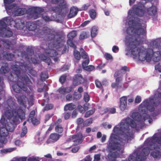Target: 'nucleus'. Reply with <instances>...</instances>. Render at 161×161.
<instances>
[{
	"instance_id": "1",
	"label": "nucleus",
	"mask_w": 161,
	"mask_h": 161,
	"mask_svg": "<svg viewBox=\"0 0 161 161\" xmlns=\"http://www.w3.org/2000/svg\"><path fill=\"white\" fill-rule=\"evenodd\" d=\"M132 24L136 26V28L133 26H129L126 30V32L129 35L130 42L129 45V48L131 54L133 55L134 58L138 57L139 60L141 61L149 62L153 57V60L155 62L159 61L161 56V46L160 47L159 51L153 52L152 49H149L146 51V49L143 47L139 48L137 47L140 44V42L137 40L136 38V35L139 36L143 35L146 34V30L141 27V23L138 22L133 21Z\"/></svg>"
},
{
	"instance_id": "2",
	"label": "nucleus",
	"mask_w": 161,
	"mask_h": 161,
	"mask_svg": "<svg viewBox=\"0 0 161 161\" xmlns=\"http://www.w3.org/2000/svg\"><path fill=\"white\" fill-rule=\"evenodd\" d=\"M12 68L14 69L13 74L18 79L17 83L12 86L14 91L16 93H20L22 90L28 93V87L32 91V88L30 85L32 84V82L29 77L26 75L19 77L21 71L23 72H25L28 69L27 65L25 63H19V65L14 64L12 65Z\"/></svg>"
},
{
	"instance_id": "3",
	"label": "nucleus",
	"mask_w": 161,
	"mask_h": 161,
	"mask_svg": "<svg viewBox=\"0 0 161 161\" xmlns=\"http://www.w3.org/2000/svg\"><path fill=\"white\" fill-rule=\"evenodd\" d=\"M160 102L156 101L153 97H150L144 100L140 104L139 107V111L143 115L142 117L141 114L138 112H134L132 114L131 117L135 120L143 123L147 119L151 118L150 116L147 114V111L153 112L155 108L158 106Z\"/></svg>"
},
{
	"instance_id": "4",
	"label": "nucleus",
	"mask_w": 161,
	"mask_h": 161,
	"mask_svg": "<svg viewBox=\"0 0 161 161\" xmlns=\"http://www.w3.org/2000/svg\"><path fill=\"white\" fill-rule=\"evenodd\" d=\"M7 103L8 107L6 108L5 115L8 119L13 118L12 121L14 124H17L19 119H25V114L23 110L19 108L16 110L15 109L16 103L11 97L8 99Z\"/></svg>"
},
{
	"instance_id": "5",
	"label": "nucleus",
	"mask_w": 161,
	"mask_h": 161,
	"mask_svg": "<svg viewBox=\"0 0 161 161\" xmlns=\"http://www.w3.org/2000/svg\"><path fill=\"white\" fill-rule=\"evenodd\" d=\"M148 147L143 148L141 152L136 154V158L140 161H142L146 158V157L148 155L150 150L152 151L150 153V155L154 159H159L161 157V146L156 145L155 144H149Z\"/></svg>"
},
{
	"instance_id": "6",
	"label": "nucleus",
	"mask_w": 161,
	"mask_h": 161,
	"mask_svg": "<svg viewBox=\"0 0 161 161\" xmlns=\"http://www.w3.org/2000/svg\"><path fill=\"white\" fill-rule=\"evenodd\" d=\"M127 125L125 122H121L119 127L115 126L113 129L114 133L121 136L119 140L122 143V145H124L126 142L131 140L134 137L133 130H131Z\"/></svg>"
},
{
	"instance_id": "7",
	"label": "nucleus",
	"mask_w": 161,
	"mask_h": 161,
	"mask_svg": "<svg viewBox=\"0 0 161 161\" xmlns=\"http://www.w3.org/2000/svg\"><path fill=\"white\" fill-rule=\"evenodd\" d=\"M45 36H46L47 38L46 39L48 41H51L49 43L48 46L52 45L53 48L55 47L57 49L62 46L63 42V40L60 37L57 38H55V35L52 30L47 28L44 31Z\"/></svg>"
},
{
	"instance_id": "8",
	"label": "nucleus",
	"mask_w": 161,
	"mask_h": 161,
	"mask_svg": "<svg viewBox=\"0 0 161 161\" xmlns=\"http://www.w3.org/2000/svg\"><path fill=\"white\" fill-rule=\"evenodd\" d=\"M12 19L10 17L4 18L0 20V36L9 37L13 36V33L10 29L6 28L7 25H10Z\"/></svg>"
},
{
	"instance_id": "9",
	"label": "nucleus",
	"mask_w": 161,
	"mask_h": 161,
	"mask_svg": "<svg viewBox=\"0 0 161 161\" xmlns=\"http://www.w3.org/2000/svg\"><path fill=\"white\" fill-rule=\"evenodd\" d=\"M52 2L53 3L58 4V7H53L52 10L59 14L62 11L65 13L69 10V5L64 0H52Z\"/></svg>"
},
{
	"instance_id": "10",
	"label": "nucleus",
	"mask_w": 161,
	"mask_h": 161,
	"mask_svg": "<svg viewBox=\"0 0 161 161\" xmlns=\"http://www.w3.org/2000/svg\"><path fill=\"white\" fill-rule=\"evenodd\" d=\"M132 10H130L128 13L129 15L132 14L138 16H143L146 12V8L144 3L140 2L137 4L134 5L132 7Z\"/></svg>"
},
{
	"instance_id": "11",
	"label": "nucleus",
	"mask_w": 161,
	"mask_h": 161,
	"mask_svg": "<svg viewBox=\"0 0 161 161\" xmlns=\"http://www.w3.org/2000/svg\"><path fill=\"white\" fill-rule=\"evenodd\" d=\"M117 135L115 134L112 133L110 136L109 141V144L108 145V148L109 149L111 150H117L118 151H119L121 150V146H124L118 142H115L114 140L116 139Z\"/></svg>"
},
{
	"instance_id": "12",
	"label": "nucleus",
	"mask_w": 161,
	"mask_h": 161,
	"mask_svg": "<svg viewBox=\"0 0 161 161\" xmlns=\"http://www.w3.org/2000/svg\"><path fill=\"white\" fill-rule=\"evenodd\" d=\"M69 139L74 142L75 145H77L82 142L84 139V136L82 133L79 132L75 135H72L69 138Z\"/></svg>"
},
{
	"instance_id": "13",
	"label": "nucleus",
	"mask_w": 161,
	"mask_h": 161,
	"mask_svg": "<svg viewBox=\"0 0 161 161\" xmlns=\"http://www.w3.org/2000/svg\"><path fill=\"white\" fill-rule=\"evenodd\" d=\"M86 81L81 75L77 74L75 75L73 79V84L74 86H78L81 84L83 83Z\"/></svg>"
},
{
	"instance_id": "14",
	"label": "nucleus",
	"mask_w": 161,
	"mask_h": 161,
	"mask_svg": "<svg viewBox=\"0 0 161 161\" xmlns=\"http://www.w3.org/2000/svg\"><path fill=\"white\" fill-rule=\"evenodd\" d=\"M15 97L17 99L18 103L25 107H26V104L28 101L27 97L24 95H19L16 94Z\"/></svg>"
},
{
	"instance_id": "15",
	"label": "nucleus",
	"mask_w": 161,
	"mask_h": 161,
	"mask_svg": "<svg viewBox=\"0 0 161 161\" xmlns=\"http://www.w3.org/2000/svg\"><path fill=\"white\" fill-rule=\"evenodd\" d=\"M61 135L56 133H51L49 136L48 139L46 141L47 144L52 142H54L57 141Z\"/></svg>"
},
{
	"instance_id": "16",
	"label": "nucleus",
	"mask_w": 161,
	"mask_h": 161,
	"mask_svg": "<svg viewBox=\"0 0 161 161\" xmlns=\"http://www.w3.org/2000/svg\"><path fill=\"white\" fill-rule=\"evenodd\" d=\"M127 98L126 96H123L120 99V105L119 106L120 109L123 111L127 109Z\"/></svg>"
},
{
	"instance_id": "17",
	"label": "nucleus",
	"mask_w": 161,
	"mask_h": 161,
	"mask_svg": "<svg viewBox=\"0 0 161 161\" xmlns=\"http://www.w3.org/2000/svg\"><path fill=\"white\" fill-rule=\"evenodd\" d=\"M44 11V9L42 8L35 7L34 9V13L32 15V17L36 19L40 17L41 14Z\"/></svg>"
},
{
	"instance_id": "18",
	"label": "nucleus",
	"mask_w": 161,
	"mask_h": 161,
	"mask_svg": "<svg viewBox=\"0 0 161 161\" xmlns=\"http://www.w3.org/2000/svg\"><path fill=\"white\" fill-rule=\"evenodd\" d=\"M73 89V87L71 86L68 87H61L58 90V91L61 95L64 96L67 93L70 92Z\"/></svg>"
},
{
	"instance_id": "19",
	"label": "nucleus",
	"mask_w": 161,
	"mask_h": 161,
	"mask_svg": "<svg viewBox=\"0 0 161 161\" xmlns=\"http://www.w3.org/2000/svg\"><path fill=\"white\" fill-rule=\"evenodd\" d=\"M26 51L27 53L25 51H23L21 53L22 57H24L26 59H31L32 57L31 56L34 54V51L31 49H27Z\"/></svg>"
},
{
	"instance_id": "20",
	"label": "nucleus",
	"mask_w": 161,
	"mask_h": 161,
	"mask_svg": "<svg viewBox=\"0 0 161 161\" xmlns=\"http://www.w3.org/2000/svg\"><path fill=\"white\" fill-rule=\"evenodd\" d=\"M45 52L47 56L51 57L56 56L58 54L56 50L52 49H47L45 50Z\"/></svg>"
},
{
	"instance_id": "21",
	"label": "nucleus",
	"mask_w": 161,
	"mask_h": 161,
	"mask_svg": "<svg viewBox=\"0 0 161 161\" xmlns=\"http://www.w3.org/2000/svg\"><path fill=\"white\" fill-rule=\"evenodd\" d=\"M78 10L77 8L74 7H71L69 14L68 15V17L69 18H71L74 17L77 14Z\"/></svg>"
},
{
	"instance_id": "22",
	"label": "nucleus",
	"mask_w": 161,
	"mask_h": 161,
	"mask_svg": "<svg viewBox=\"0 0 161 161\" xmlns=\"http://www.w3.org/2000/svg\"><path fill=\"white\" fill-rule=\"evenodd\" d=\"M150 140L151 142V144L154 143L158 146H161V136L158 137L154 136L153 137L150 139Z\"/></svg>"
},
{
	"instance_id": "23",
	"label": "nucleus",
	"mask_w": 161,
	"mask_h": 161,
	"mask_svg": "<svg viewBox=\"0 0 161 161\" xmlns=\"http://www.w3.org/2000/svg\"><path fill=\"white\" fill-rule=\"evenodd\" d=\"M43 54H41L39 55V57L40 59L43 61L47 63L48 65H49L50 63L51 62V60L50 58L47 55Z\"/></svg>"
},
{
	"instance_id": "24",
	"label": "nucleus",
	"mask_w": 161,
	"mask_h": 161,
	"mask_svg": "<svg viewBox=\"0 0 161 161\" xmlns=\"http://www.w3.org/2000/svg\"><path fill=\"white\" fill-rule=\"evenodd\" d=\"M125 123L127 124V125H128L129 127L130 126L133 128H135L137 126L136 123L135 121L130 118H128L126 119V122Z\"/></svg>"
},
{
	"instance_id": "25",
	"label": "nucleus",
	"mask_w": 161,
	"mask_h": 161,
	"mask_svg": "<svg viewBox=\"0 0 161 161\" xmlns=\"http://www.w3.org/2000/svg\"><path fill=\"white\" fill-rule=\"evenodd\" d=\"M157 12V8L155 6L153 5L147 9L148 14L151 16L155 15L156 14Z\"/></svg>"
},
{
	"instance_id": "26",
	"label": "nucleus",
	"mask_w": 161,
	"mask_h": 161,
	"mask_svg": "<svg viewBox=\"0 0 161 161\" xmlns=\"http://www.w3.org/2000/svg\"><path fill=\"white\" fill-rule=\"evenodd\" d=\"M3 57L4 58L8 60H12L14 57V55L11 53H8L4 52L3 53Z\"/></svg>"
},
{
	"instance_id": "27",
	"label": "nucleus",
	"mask_w": 161,
	"mask_h": 161,
	"mask_svg": "<svg viewBox=\"0 0 161 161\" xmlns=\"http://www.w3.org/2000/svg\"><path fill=\"white\" fill-rule=\"evenodd\" d=\"M26 27L29 31H34L36 29V26L34 23L29 21L26 23Z\"/></svg>"
},
{
	"instance_id": "28",
	"label": "nucleus",
	"mask_w": 161,
	"mask_h": 161,
	"mask_svg": "<svg viewBox=\"0 0 161 161\" xmlns=\"http://www.w3.org/2000/svg\"><path fill=\"white\" fill-rule=\"evenodd\" d=\"M14 22L15 25L14 26L17 29L21 30L23 29L24 26L22 23L21 20L19 19H16Z\"/></svg>"
},
{
	"instance_id": "29",
	"label": "nucleus",
	"mask_w": 161,
	"mask_h": 161,
	"mask_svg": "<svg viewBox=\"0 0 161 161\" xmlns=\"http://www.w3.org/2000/svg\"><path fill=\"white\" fill-rule=\"evenodd\" d=\"M75 105L72 103H71L66 104L64 107V109L65 111L72 110L75 109Z\"/></svg>"
},
{
	"instance_id": "30",
	"label": "nucleus",
	"mask_w": 161,
	"mask_h": 161,
	"mask_svg": "<svg viewBox=\"0 0 161 161\" xmlns=\"http://www.w3.org/2000/svg\"><path fill=\"white\" fill-rule=\"evenodd\" d=\"M5 8L7 12H11L12 11V9H16V4H4Z\"/></svg>"
},
{
	"instance_id": "31",
	"label": "nucleus",
	"mask_w": 161,
	"mask_h": 161,
	"mask_svg": "<svg viewBox=\"0 0 161 161\" xmlns=\"http://www.w3.org/2000/svg\"><path fill=\"white\" fill-rule=\"evenodd\" d=\"M78 92L80 93L78 94L77 95L75 94L73 97V99L74 100H78L81 97V93L83 91V88L81 87H79L78 89Z\"/></svg>"
},
{
	"instance_id": "32",
	"label": "nucleus",
	"mask_w": 161,
	"mask_h": 161,
	"mask_svg": "<svg viewBox=\"0 0 161 161\" xmlns=\"http://www.w3.org/2000/svg\"><path fill=\"white\" fill-rule=\"evenodd\" d=\"M98 28L96 26H93L91 31V36L92 37H95L97 33Z\"/></svg>"
},
{
	"instance_id": "33",
	"label": "nucleus",
	"mask_w": 161,
	"mask_h": 161,
	"mask_svg": "<svg viewBox=\"0 0 161 161\" xmlns=\"http://www.w3.org/2000/svg\"><path fill=\"white\" fill-rule=\"evenodd\" d=\"M89 14L91 18L93 19H95L97 16V12L94 9H91L89 11Z\"/></svg>"
},
{
	"instance_id": "34",
	"label": "nucleus",
	"mask_w": 161,
	"mask_h": 161,
	"mask_svg": "<svg viewBox=\"0 0 161 161\" xmlns=\"http://www.w3.org/2000/svg\"><path fill=\"white\" fill-rule=\"evenodd\" d=\"M80 51L81 53V57L82 58L86 59H90L87 53L82 48L80 49Z\"/></svg>"
},
{
	"instance_id": "35",
	"label": "nucleus",
	"mask_w": 161,
	"mask_h": 161,
	"mask_svg": "<svg viewBox=\"0 0 161 161\" xmlns=\"http://www.w3.org/2000/svg\"><path fill=\"white\" fill-rule=\"evenodd\" d=\"M13 73H10L8 75V79L11 81L13 82H17L18 79H16V77L15 76L14 77Z\"/></svg>"
},
{
	"instance_id": "36",
	"label": "nucleus",
	"mask_w": 161,
	"mask_h": 161,
	"mask_svg": "<svg viewBox=\"0 0 161 161\" xmlns=\"http://www.w3.org/2000/svg\"><path fill=\"white\" fill-rule=\"evenodd\" d=\"M89 34L88 32L86 31H82L79 36V39L80 40H83L86 38H87L89 36Z\"/></svg>"
},
{
	"instance_id": "37",
	"label": "nucleus",
	"mask_w": 161,
	"mask_h": 161,
	"mask_svg": "<svg viewBox=\"0 0 161 161\" xmlns=\"http://www.w3.org/2000/svg\"><path fill=\"white\" fill-rule=\"evenodd\" d=\"M77 33L76 31H73L69 32L67 35L68 39L73 40L76 36Z\"/></svg>"
},
{
	"instance_id": "38",
	"label": "nucleus",
	"mask_w": 161,
	"mask_h": 161,
	"mask_svg": "<svg viewBox=\"0 0 161 161\" xmlns=\"http://www.w3.org/2000/svg\"><path fill=\"white\" fill-rule=\"evenodd\" d=\"M55 131L58 134H62L64 131V129L62 125H57L55 126Z\"/></svg>"
},
{
	"instance_id": "39",
	"label": "nucleus",
	"mask_w": 161,
	"mask_h": 161,
	"mask_svg": "<svg viewBox=\"0 0 161 161\" xmlns=\"http://www.w3.org/2000/svg\"><path fill=\"white\" fill-rule=\"evenodd\" d=\"M74 55L75 59L79 61L80 60L81 55L80 52L76 50V49L74 50Z\"/></svg>"
},
{
	"instance_id": "40",
	"label": "nucleus",
	"mask_w": 161,
	"mask_h": 161,
	"mask_svg": "<svg viewBox=\"0 0 161 161\" xmlns=\"http://www.w3.org/2000/svg\"><path fill=\"white\" fill-rule=\"evenodd\" d=\"M41 79L42 81H45L46 79L48 78V76L47 73L43 72H42L40 75Z\"/></svg>"
},
{
	"instance_id": "41",
	"label": "nucleus",
	"mask_w": 161,
	"mask_h": 161,
	"mask_svg": "<svg viewBox=\"0 0 161 161\" xmlns=\"http://www.w3.org/2000/svg\"><path fill=\"white\" fill-rule=\"evenodd\" d=\"M4 45L8 49H10V47H12L13 46V44L12 42L7 40H5L4 41Z\"/></svg>"
},
{
	"instance_id": "42",
	"label": "nucleus",
	"mask_w": 161,
	"mask_h": 161,
	"mask_svg": "<svg viewBox=\"0 0 161 161\" xmlns=\"http://www.w3.org/2000/svg\"><path fill=\"white\" fill-rule=\"evenodd\" d=\"M73 40L68 39L67 41V44L70 46V47L73 48L74 49L76 48V46L73 42Z\"/></svg>"
},
{
	"instance_id": "43",
	"label": "nucleus",
	"mask_w": 161,
	"mask_h": 161,
	"mask_svg": "<svg viewBox=\"0 0 161 161\" xmlns=\"http://www.w3.org/2000/svg\"><path fill=\"white\" fill-rule=\"evenodd\" d=\"M27 132V128L26 126H23L22 128V131L20 134L21 137H24L26 134Z\"/></svg>"
},
{
	"instance_id": "44",
	"label": "nucleus",
	"mask_w": 161,
	"mask_h": 161,
	"mask_svg": "<svg viewBox=\"0 0 161 161\" xmlns=\"http://www.w3.org/2000/svg\"><path fill=\"white\" fill-rule=\"evenodd\" d=\"M53 105L52 104H48L46 105L45 107L43 109L42 111L44 112L46 111H48L53 109Z\"/></svg>"
},
{
	"instance_id": "45",
	"label": "nucleus",
	"mask_w": 161,
	"mask_h": 161,
	"mask_svg": "<svg viewBox=\"0 0 161 161\" xmlns=\"http://www.w3.org/2000/svg\"><path fill=\"white\" fill-rule=\"evenodd\" d=\"M95 112V109H92L87 111L85 114L84 117L85 118H88L92 115Z\"/></svg>"
},
{
	"instance_id": "46",
	"label": "nucleus",
	"mask_w": 161,
	"mask_h": 161,
	"mask_svg": "<svg viewBox=\"0 0 161 161\" xmlns=\"http://www.w3.org/2000/svg\"><path fill=\"white\" fill-rule=\"evenodd\" d=\"M92 118L88 119L83 122V125L84 126H87L92 123Z\"/></svg>"
},
{
	"instance_id": "47",
	"label": "nucleus",
	"mask_w": 161,
	"mask_h": 161,
	"mask_svg": "<svg viewBox=\"0 0 161 161\" xmlns=\"http://www.w3.org/2000/svg\"><path fill=\"white\" fill-rule=\"evenodd\" d=\"M5 117H6L7 118V119H8L6 116L5 115V112L4 113V114L2 116L0 120L1 123L3 125L4 127L6 126V122Z\"/></svg>"
},
{
	"instance_id": "48",
	"label": "nucleus",
	"mask_w": 161,
	"mask_h": 161,
	"mask_svg": "<svg viewBox=\"0 0 161 161\" xmlns=\"http://www.w3.org/2000/svg\"><path fill=\"white\" fill-rule=\"evenodd\" d=\"M27 67L28 68V69H27V70H29V74L33 76H36L37 75V73L36 71L34 70L32 68L30 69V68L28 65Z\"/></svg>"
},
{
	"instance_id": "49",
	"label": "nucleus",
	"mask_w": 161,
	"mask_h": 161,
	"mask_svg": "<svg viewBox=\"0 0 161 161\" xmlns=\"http://www.w3.org/2000/svg\"><path fill=\"white\" fill-rule=\"evenodd\" d=\"M8 71L9 69L7 67L2 66L0 69V72L2 73L5 74Z\"/></svg>"
},
{
	"instance_id": "50",
	"label": "nucleus",
	"mask_w": 161,
	"mask_h": 161,
	"mask_svg": "<svg viewBox=\"0 0 161 161\" xmlns=\"http://www.w3.org/2000/svg\"><path fill=\"white\" fill-rule=\"evenodd\" d=\"M32 124L35 125H37L40 123V121L38 120L36 117L34 118H32L30 120Z\"/></svg>"
},
{
	"instance_id": "51",
	"label": "nucleus",
	"mask_w": 161,
	"mask_h": 161,
	"mask_svg": "<svg viewBox=\"0 0 161 161\" xmlns=\"http://www.w3.org/2000/svg\"><path fill=\"white\" fill-rule=\"evenodd\" d=\"M67 76L66 75H61L59 79V81L61 84H63L65 82Z\"/></svg>"
},
{
	"instance_id": "52",
	"label": "nucleus",
	"mask_w": 161,
	"mask_h": 161,
	"mask_svg": "<svg viewBox=\"0 0 161 161\" xmlns=\"http://www.w3.org/2000/svg\"><path fill=\"white\" fill-rule=\"evenodd\" d=\"M17 10L18 12V16L23 15L25 13V9L24 8H18L17 9Z\"/></svg>"
},
{
	"instance_id": "53",
	"label": "nucleus",
	"mask_w": 161,
	"mask_h": 161,
	"mask_svg": "<svg viewBox=\"0 0 161 161\" xmlns=\"http://www.w3.org/2000/svg\"><path fill=\"white\" fill-rule=\"evenodd\" d=\"M123 73L120 70H118L114 73V77H119V76L122 77Z\"/></svg>"
},
{
	"instance_id": "54",
	"label": "nucleus",
	"mask_w": 161,
	"mask_h": 161,
	"mask_svg": "<svg viewBox=\"0 0 161 161\" xmlns=\"http://www.w3.org/2000/svg\"><path fill=\"white\" fill-rule=\"evenodd\" d=\"M94 69L95 67L94 66L90 65L85 67V68H84V69L88 71H91L94 70Z\"/></svg>"
},
{
	"instance_id": "55",
	"label": "nucleus",
	"mask_w": 161,
	"mask_h": 161,
	"mask_svg": "<svg viewBox=\"0 0 161 161\" xmlns=\"http://www.w3.org/2000/svg\"><path fill=\"white\" fill-rule=\"evenodd\" d=\"M89 62L90 59L88 58L83 62L82 65L83 69H84V68H85V67H86V66H88V65L89 64Z\"/></svg>"
},
{
	"instance_id": "56",
	"label": "nucleus",
	"mask_w": 161,
	"mask_h": 161,
	"mask_svg": "<svg viewBox=\"0 0 161 161\" xmlns=\"http://www.w3.org/2000/svg\"><path fill=\"white\" fill-rule=\"evenodd\" d=\"M36 114V112L35 110H33L31 111L29 115V120L31 119L32 118H35L34 117Z\"/></svg>"
},
{
	"instance_id": "57",
	"label": "nucleus",
	"mask_w": 161,
	"mask_h": 161,
	"mask_svg": "<svg viewBox=\"0 0 161 161\" xmlns=\"http://www.w3.org/2000/svg\"><path fill=\"white\" fill-rule=\"evenodd\" d=\"M78 109L79 111L81 113H84L85 112L86 108L85 109L81 105H79L78 107Z\"/></svg>"
},
{
	"instance_id": "58",
	"label": "nucleus",
	"mask_w": 161,
	"mask_h": 161,
	"mask_svg": "<svg viewBox=\"0 0 161 161\" xmlns=\"http://www.w3.org/2000/svg\"><path fill=\"white\" fill-rule=\"evenodd\" d=\"M84 99L86 103L88 102L90 100V97L87 93L85 92L84 93Z\"/></svg>"
},
{
	"instance_id": "59",
	"label": "nucleus",
	"mask_w": 161,
	"mask_h": 161,
	"mask_svg": "<svg viewBox=\"0 0 161 161\" xmlns=\"http://www.w3.org/2000/svg\"><path fill=\"white\" fill-rule=\"evenodd\" d=\"M42 19L46 22H49L52 21V19H51L49 16L47 15H42Z\"/></svg>"
},
{
	"instance_id": "60",
	"label": "nucleus",
	"mask_w": 161,
	"mask_h": 161,
	"mask_svg": "<svg viewBox=\"0 0 161 161\" xmlns=\"http://www.w3.org/2000/svg\"><path fill=\"white\" fill-rule=\"evenodd\" d=\"M96 86L99 88H101L102 86L101 82L98 80H97L95 81Z\"/></svg>"
},
{
	"instance_id": "61",
	"label": "nucleus",
	"mask_w": 161,
	"mask_h": 161,
	"mask_svg": "<svg viewBox=\"0 0 161 161\" xmlns=\"http://www.w3.org/2000/svg\"><path fill=\"white\" fill-rule=\"evenodd\" d=\"M136 159V160H139L137 159L133 155H130L128 158V161H134Z\"/></svg>"
},
{
	"instance_id": "62",
	"label": "nucleus",
	"mask_w": 161,
	"mask_h": 161,
	"mask_svg": "<svg viewBox=\"0 0 161 161\" xmlns=\"http://www.w3.org/2000/svg\"><path fill=\"white\" fill-rule=\"evenodd\" d=\"M155 69L158 70L159 72H161V65L160 63H158L155 65Z\"/></svg>"
},
{
	"instance_id": "63",
	"label": "nucleus",
	"mask_w": 161,
	"mask_h": 161,
	"mask_svg": "<svg viewBox=\"0 0 161 161\" xmlns=\"http://www.w3.org/2000/svg\"><path fill=\"white\" fill-rule=\"evenodd\" d=\"M120 70L121 71L123 70L124 71V72H126V71H129L130 69L127 66H124L122 67Z\"/></svg>"
},
{
	"instance_id": "64",
	"label": "nucleus",
	"mask_w": 161,
	"mask_h": 161,
	"mask_svg": "<svg viewBox=\"0 0 161 161\" xmlns=\"http://www.w3.org/2000/svg\"><path fill=\"white\" fill-rule=\"evenodd\" d=\"M100 160V155L99 154H96L94 156V161H99Z\"/></svg>"
}]
</instances>
